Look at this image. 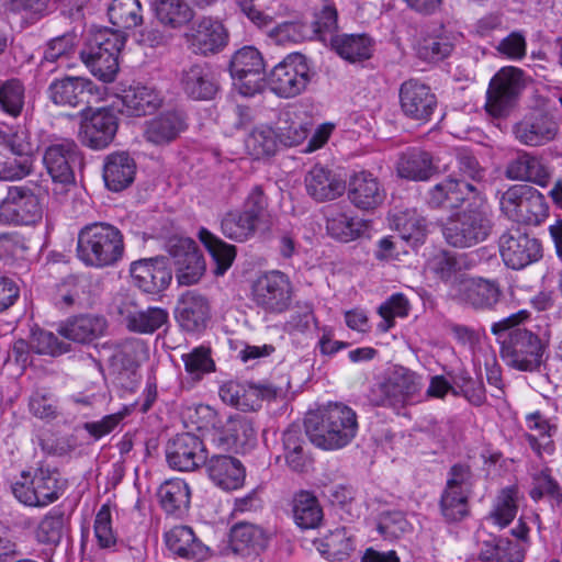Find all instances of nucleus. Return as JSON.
Returning a JSON list of instances; mask_svg holds the SVG:
<instances>
[{
	"instance_id": "1",
	"label": "nucleus",
	"mask_w": 562,
	"mask_h": 562,
	"mask_svg": "<svg viewBox=\"0 0 562 562\" xmlns=\"http://www.w3.org/2000/svg\"><path fill=\"white\" fill-rule=\"evenodd\" d=\"M527 310H520L491 326V331L502 336L509 331L508 338L502 344V357L508 366L520 371H535L542 361L544 345L532 331L519 325L529 318Z\"/></svg>"
},
{
	"instance_id": "2",
	"label": "nucleus",
	"mask_w": 562,
	"mask_h": 562,
	"mask_svg": "<svg viewBox=\"0 0 562 562\" xmlns=\"http://www.w3.org/2000/svg\"><path fill=\"white\" fill-rule=\"evenodd\" d=\"M305 431L312 443L324 450L348 446L358 432L356 412L341 403L328 404L319 413L308 414Z\"/></svg>"
},
{
	"instance_id": "3",
	"label": "nucleus",
	"mask_w": 562,
	"mask_h": 562,
	"mask_svg": "<svg viewBox=\"0 0 562 562\" xmlns=\"http://www.w3.org/2000/svg\"><path fill=\"white\" fill-rule=\"evenodd\" d=\"M76 254L87 267H113L124 255L123 234L116 226L105 222L87 224L78 232Z\"/></svg>"
},
{
	"instance_id": "4",
	"label": "nucleus",
	"mask_w": 562,
	"mask_h": 562,
	"mask_svg": "<svg viewBox=\"0 0 562 562\" xmlns=\"http://www.w3.org/2000/svg\"><path fill=\"white\" fill-rule=\"evenodd\" d=\"M491 231L488 207L481 196H475L467 210L448 220L442 234L450 246L467 248L484 241Z\"/></svg>"
},
{
	"instance_id": "5",
	"label": "nucleus",
	"mask_w": 562,
	"mask_h": 562,
	"mask_svg": "<svg viewBox=\"0 0 562 562\" xmlns=\"http://www.w3.org/2000/svg\"><path fill=\"white\" fill-rule=\"evenodd\" d=\"M123 32L108 27L98 30L89 38L80 56L90 72L99 80L109 83L119 72V55L125 44Z\"/></svg>"
},
{
	"instance_id": "6",
	"label": "nucleus",
	"mask_w": 562,
	"mask_h": 562,
	"mask_svg": "<svg viewBox=\"0 0 562 562\" xmlns=\"http://www.w3.org/2000/svg\"><path fill=\"white\" fill-rule=\"evenodd\" d=\"M43 164L52 177L55 194L63 193L75 183V168L83 166V157L75 140L57 138L43 153Z\"/></svg>"
},
{
	"instance_id": "7",
	"label": "nucleus",
	"mask_w": 562,
	"mask_h": 562,
	"mask_svg": "<svg viewBox=\"0 0 562 562\" xmlns=\"http://www.w3.org/2000/svg\"><path fill=\"white\" fill-rule=\"evenodd\" d=\"M502 212L510 220L528 225H538L548 216L546 198L527 184H515L503 192L499 199Z\"/></svg>"
},
{
	"instance_id": "8",
	"label": "nucleus",
	"mask_w": 562,
	"mask_h": 562,
	"mask_svg": "<svg viewBox=\"0 0 562 562\" xmlns=\"http://www.w3.org/2000/svg\"><path fill=\"white\" fill-rule=\"evenodd\" d=\"M311 78V67L306 57L294 53L273 67L268 77V85L278 97L290 99L303 93Z\"/></svg>"
},
{
	"instance_id": "9",
	"label": "nucleus",
	"mask_w": 562,
	"mask_h": 562,
	"mask_svg": "<svg viewBox=\"0 0 562 562\" xmlns=\"http://www.w3.org/2000/svg\"><path fill=\"white\" fill-rule=\"evenodd\" d=\"M233 85L244 97H252L265 88V61L260 52L252 46L238 49L229 66Z\"/></svg>"
},
{
	"instance_id": "10",
	"label": "nucleus",
	"mask_w": 562,
	"mask_h": 562,
	"mask_svg": "<svg viewBox=\"0 0 562 562\" xmlns=\"http://www.w3.org/2000/svg\"><path fill=\"white\" fill-rule=\"evenodd\" d=\"M195 414L201 419L198 426L200 429H215L220 440L229 447L243 448L255 440L251 422L239 414L227 417L224 424L217 412L209 405L196 406Z\"/></svg>"
},
{
	"instance_id": "11",
	"label": "nucleus",
	"mask_w": 562,
	"mask_h": 562,
	"mask_svg": "<svg viewBox=\"0 0 562 562\" xmlns=\"http://www.w3.org/2000/svg\"><path fill=\"white\" fill-rule=\"evenodd\" d=\"M251 300L269 313L286 311L292 301V284L281 271H270L259 276L251 285Z\"/></svg>"
},
{
	"instance_id": "12",
	"label": "nucleus",
	"mask_w": 562,
	"mask_h": 562,
	"mask_svg": "<svg viewBox=\"0 0 562 562\" xmlns=\"http://www.w3.org/2000/svg\"><path fill=\"white\" fill-rule=\"evenodd\" d=\"M498 248L505 266L514 270L524 269L542 256L540 241L518 226L499 236Z\"/></svg>"
},
{
	"instance_id": "13",
	"label": "nucleus",
	"mask_w": 562,
	"mask_h": 562,
	"mask_svg": "<svg viewBox=\"0 0 562 562\" xmlns=\"http://www.w3.org/2000/svg\"><path fill=\"white\" fill-rule=\"evenodd\" d=\"M183 37L191 53L210 56L222 52L227 46L229 33L222 21L203 16L188 27Z\"/></svg>"
},
{
	"instance_id": "14",
	"label": "nucleus",
	"mask_w": 562,
	"mask_h": 562,
	"mask_svg": "<svg viewBox=\"0 0 562 562\" xmlns=\"http://www.w3.org/2000/svg\"><path fill=\"white\" fill-rule=\"evenodd\" d=\"M49 100L56 105L77 108L103 99L104 88L90 79L67 76L53 80L47 89Z\"/></svg>"
},
{
	"instance_id": "15",
	"label": "nucleus",
	"mask_w": 562,
	"mask_h": 562,
	"mask_svg": "<svg viewBox=\"0 0 562 562\" xmlns=\"http://www.w3.org/2000/svg\"><path fill=\"white\" fill-rule=\"evenodd\" d=\"M42 217L38 198L27 187L11 186L0 203V224L30 225Z\"/></svg>"
},
{
	"instance_id": "16",
	"label": "nucleus",
	"mask_w": 562,
	"mask_h": 562,
	"mask_svg": "<svg viewBox=\"0 0 562 562\" xmlns=\"http://www.w3.org/2000/svg\"><path fill=\"white\" fill-rule=\"evenodd\" d=\"M168 252L173 259L176 279L180 285L199 282L205 271V261L194 240L184 237L171 238Z\"/></svg>"
},
{
	"instance_id": "17",
	"label": "nucleus",
	"mask_w": 562,
	"mask_h": 562,
	"mask_svg": "<svg viewBox=\"0 0 562 562\" xmlns=\"http://www.w3.org/2000/svg\"><path fill=\"white\" fill-rule=\"evenodd\" d=\"M522 71L516 67L502 68L491 80L487 90L486 110L502 116L513 105L524 87Z\"/></svg>"
},
{
	"instance_id": "18",
	"label": "nucleus",
	"mask_w": 562,
	"mask_h": 562,
	"mask_svg": "<svg viewBox=\"0 0 562 562\" xmlns=\"http://www.w3.org/2000/svg\"><path fill=\"white\" fill-rule=\"evenodd\" d=\"M114 311L126 328L137 334H153L169 318L166 310L156 306L142 310L130 296L117 297L114 302Z\"/></svg>"
},
{
	"instance_id": "19",
	"label": "nucleus",
	"mask_w": 562,
	"mask_h": 562,
	"mask_svg": "<svg viewBox=\"0 0 562 562\" xmlns=\"http://www.w3.org/2000/svg\"><path fill=\"white\" fill-rule=\"evenodd\" d=\"M79 137L82 144L92 149L106 147L117 131V117L109 109H98L82 112Z\"/></svg>"
},
{
	"instance_id": "20",
	"label": "nucleus",
	"mask_w": 562,
	"mask_h": 562,
	"mask_svg": "<svg viewBox=\"0 0 562 562\" xmlns=\"http://www.w3.org/2000/svg\"><path fill=\"white\" fill-rule=\"evenodd\" d=\"M94 538L100 549L109 551H121L127 548L135 562H142L145 558V542L143 539L134 538L126 542L120 538L112 527L111 509L108 504H103L98 510L94 525Z\"/></svg>"
},
{
	"instance_id": "21",
	"label": "nucleus",
	"mask_w": 562,
	"mask_h": 562,
	"mask_svg": "<svg viewBox=\"0 0 562 562\" xmlns=\"http://www.w3.org/2000/svg\"><path fill=\"white\" fill-rule=\"evenodd\" d=\"M168 464L178 471H193L205 463L203 442L195 435L183 432L168 442L166 449Z\"/></svg>"
},
{
	"instance_id": "22",
	"label": "nucleus",
	"mask_w": 562,
	"mask_h": 562,
	"mask_svg": "<svg viewBox=\"0 0 562 562\" xmlns=\"http://www.w3.org/2000/svg\"><path fill=\"white\" fill-rule=\"evenodd\" d=\"M428 271L448 286L454 299L470 277L467 273L465 258L450 251H439L427 261Z\"/></svg>"
},
{
	"instance_id": "23",
	"label": "nucleus",
	"mask_w": 562,
	"mask_h": 562,
	"mask_svg": "<svg viewBox=\"0 0 562 562\" xmlns=\"http://www.w3.org/2000/svg\"><path fill=\"white\" fill-rule=\"evenodd\" d=\"M503 297L496 280L469 277L454 300L477 311L495 310Z\"/></svg>"
},
{
	"instance_id": "24",
	"label": "nucleus",
	"mask_w": 562,
	"mask_h": 562,
	"mask_svg": "<svg viewBox=\"0 0 562 562\" xmlns=\"http://www.w3.org/2000/svg\"><path fill=\"white\" fill-rule=\"evenodd\" d=\"M480 196L479 189L464 179L447 177L435 184L427 194V203L431 207L453 210L459 207L470 195Z\"/></svg>"
},
{
	"instance_id": "25",
	"label": "nucleus",
	"mask_w": 562,
	"mask_h": 562,
	"mask_svg": "<svg viewBox=\"0 0 562 562\" xmlns=\"http://www.w3.org/2000/svg\"><path fill=\"white\" fill-rule=\"evenodd\" d=\"M379 390L383 396L372 398L376 405H403L413 401L420 392L422 380L413 371L401 369L386 382L381 383Z\"/></svg>"
},
{
	"instance_id": "26",
	"label": "nucleus",
	"mask_w": 562,
	"mask_h": 562,
	"mask_svg": "<svg viewBox=\"0 0 562 562\" xmlns=\"http://www.w3.org/2000/svg\"><path fill=\"white\" fill-rule=\"evenodd\" d=\"M130 271L134 284L151 294L164 291L172 279L171 270L162 258L135 261L131 265Z\"/></svg>"
},
{
	"instance_id": "27",
	"label": "nucleus",
	"mask_w": 562,
	"mask_h": 562,
	"mask_svg": "<svg viewBox=\"0 0 562 562\" xmlns=\"http://www.w3.org/2000/svg\"><path fill=\"white\" fill-rule=\"evenodd\" d=\"M400 101L404 114L417 121L429 120L437 104L436 95L429 87L416 80L402 83Z\"/></svg>"
},
{
	"instance_id": "28",
	"label": "nucleus",
	"mask_w": 562,
	"mask_h": 562,
	"mask_svg": "<svg viewBox=\"0 0 562 562\" xmlns=\"http://www.w3.org/2000/svg\"><path fill=\"white\" fill-rule=\"evenodd\" d=\"M179 82L183 92L194 100H211L218 89L215 74L206 63H195L184 67Z\"/></svg>"
},
{
	"instance_id": "29",
	"label": "nucleus",
	"mask_w": 562,
	"mask_h": 562,
	"mask_svg": "<svg viewBox=\"0 0 562 562\" xmlns=\"http://www.w3.org/2000/svg\"><path fill=\"white\" fill-rule=\"evenodd\" d=\"M513 133L522 145L543 146L557 137L558 124L549 115L537 113L516 123Z\"/></svg>"
},
{
	"instance_id": "30",
	"label": "nucleus",
	"mask_w": 562,
	"mask_h": 562,
	"mask_svg": "<svg viewBox=\"0 0 562 562\" xmlns=\"http://www.w3.org/2000/svg\"><path fill=\"white\" fill-rule=\"evenodd\" d=\"M210 480L224 491H234L243 486L245 469L241 462L231 456H213L205 461Z\"/></svg>"
},
{
	"instance_id": "31",
	"label": "nucleus",
	"mask_w": 562,
	"mask_h": 562,
	"mask_svg": "<svg viewBox=\"0 0 562 562\" xmlns=\"http://www.w3.org/2000/svg\"><path fill=\"white\" fill-rule=\"evenodd\" d=\"M105 187L120 192L130 187L136 175V162L125 151H115L105 156L102 170Z\"/></svg>"
},
{
	"instance_id": "32",
	"label": "nucleus",
	"mask_w": 562,
	"mask_h": 562,
	"mask_svg": "<svg viewBox=\"0 0 562 562\" xmlns=\"http://www.w3.org/2000/svg\"><path fill=\"white\" fill-rule=\"evenodd\" d=\"M109 327L106 318L97 314H81L64 323L58 333L75 342L90 344L105 335Z\"/></svg>"
},
{
	"instance_id": "33",
	"label": "nucleus",
	"mask_w": 562,
	"mask_h": 562,
	"mask_svg": "<svg viewBox=\"0 0 562 562\" xmlns=\"http://www.w3.org/2000/svg\"><path fill=\"white\" fill-rule=\"evenodd\" d=\"M187 127L180 111H166L146 122L144 137L155 145H165L175 140Z\"/></svg>"
},
{
	"instance_id": "34",
	"label": "nucleus",
	"mask_w": 562,
	"mask_h": 562,
	"mask_svg": "<svg viewBox=\"0 0 562 562\" xmlns=\"http://www.w3.org/2000/svg\"><path fill=\"white\" fill-rule=\"evenodd\" d=\"M384 190L378 179L368 171L355 173L348 186V196L361 210H371L384 200Z\"/></svg>"
},
{
	"instance_id": "35",
	"label": "nucleus",
	"mask_w": 562,
	"mask_h": 562,
	"mask_svg": "<svg viewBox=\"0 0 562 562\" xmlns=\"http://www.w3.org/2000/svg\"><path fill=\"white\" fill-rule=\"evenodd\" d=\"M305 188L310 196L323 202L335 200L346 189L345 182L323 166H314L305 176Z\"/></svg>"
},
{
	"instance_id": "36",
	"label": "nucleus",
	"mask_w": 562,
	"mask_h": 562,
	"mask_svg": "<svg viewBox=\"0 0 562 562\" xmlns=\"http://www.w3.org/2000/svg\"><path fill=\"white\" fill-rule=\"evenodd\" d=\"M120 111L130 116H142L155 112L162 103L158 91L146 86H131L120 95Z\"/></svg>"
},
{
	"instance_id": "37",
	"label": "nucleus",
	"mask_w": 562,
	"mask_h": 562,
	"mask_svg": "<svg viewBox=\"0 0 562 562\" xmlns=\"http://www.w3.org/2000/svg\"><path fill=\"white\" fill-rule=\"evenodd\" d=\"M506 177L512 180L533 182L547 187L550 180V170L537 156L522 153L513 159L506 168Z\"/></svg>"
},
{
	"instance_id": "38",
	"label": "nucleus",
	"mask_w": 562,
	"mask_h": 562,
	"mask_svg": "<svg viewBox=\"0 0 562 562\" xmlns=\"http://www.w3.org/2000/svg\"><path fill=\"white\" fill-rule=\"evenodd\" d=\"M10 147L13 155L0 161V180H21L32 170V161L29 157L32 146L22 140L19 134H15Z\"/></svg>"
},
{
	"instance_id": "39",
	"label": "nucleus",
	"mask_w": 562,
	"mask_h": 562,
	"mask_svg": "<svg viewBox=\"0 0 562 562\" xmlns=\"http://www.w3.org/2000/svg\"><path fill=\"white\" fill-rule=\"evenodd\" d=\"M177 312L180 325L184 329L193 331L205 326L210 307L204 296L188 291L181 296Z\"/></svg>"
},
{
	"instance_id": "40",
	"label": "nucleus",
	"mask_w": 562,
	"mask_h": 562,
	"mask_svg": "<svg viewBox=\"0 0 562 562\" xmlns=\"http://www.w3.org/2000/svg\"><path fill=\"white\" fill-rule=\"evenodd\" d=\"M168 549L184 559L201 560L206 557L207 548L196 539L188 526H176L165 533Z\"/></svg>"
},
{
	"instance_id": "41",
	"label": "nucleus",
	"mask_w": 562,
	"mask_h": 562,
	"mask_svg": "<svg viewBox=\"0 0 562 562\" xmlns=\"http://www.w3.org/2000/svg\"><path fill=\"white\" fill-rule=\"evenodd\" d=\"M391 223L398 232L401 240L413 246L422 243L427 234L426 218L416 209L394 212Z\"/></svg>"
},
{
	"instance_id": "42",
	"label": "nucleus",
	"mask_w": 562,
	"mask_h": 562,
	"mask_svg": "<svg viewBox=\"0 0 562 562\" xmlns=\"http://www.w3.org/2000/svg\"><path fill=\"white\" fill-rule=\"evenodd\" d=\"M335 52L350 63L362 61L372 56L373 43L366 34H342L331 38Z\"/></svg>"
},
{
	"instance_id": "43",
	"label": "nucleus",
	"mask_w": 562,
	"mask_h": 562,
	"mask_svg": "<svg viewBox=\"0 0 562 562\" xmlns=\"http://www.w3.org/2000/svg\"><path fill=\"white\" fill-rule=\"evenodd\" d=\"M148 358L146 344L137 338L122 341L117 345L111 361L112 366L120 372L135 373L136 369Z\"/></svg>"
},
{
	"instance_id": "44",
	"label": "nucleus",
	"mask_w": 562,
	"mask_h": 562,
	"mask_svg": "<svg viewBox=\"0 0 562 562\" xmlns=\"http://www.w3.org/2000/svg\"><path fill=\"white\" fill-rule=\"evenodd\" d=\"M396 169L402 178L423 181L432 175L435 168L429 153L411 149L400 157Z\"/></svg>"
},
{
	"instance_id": "45",
	"label": "nucleus",
	"mask_w": 562,
	"mask_h": 562,
	"mask_svg": "<svg viewBox=\"0 0 562 562\" xmlns=\"http://www.w3.org/2000/svg\"><path fill=\"white\" fill-rule=\"evenodd\" d=\"M322 555L329 560L342 561L355 551L353 536L347 528H336L316 542Z\"/></svg>"
},
{
	"instance_id": "46",
	"label": "nucleus",
	"mask_w": 562,
	"mask_h": 562,
	"mask_svg": "<svg viewBox=\"0 0 562 562\" xmlns=\"http://www.w3.org/2000/svg\"><path fill=\"white\" fill-rule=\"evenodd\" d=\"M231 541L235 551H252L258 553L266 549L268 544V535L257 525L239 522L231 530Z\"/></svg>"
},
{
	"instance_id": "47",
	"label": "nucleus",
	"mask_w": 562,
	"mask_h": 562,
	"mask_svg": "<svg viewBox=\"0 0 562 562\" xmlns=\"http://www.w3.org/2000/svg\"><path fill=\"white\" fill-rule=\"evenodd\" d=\"M153 8L157 20L171 29H180L193 18L186 0H153Z\"/></svg>"
},
{
	"instance_id": "48",
	"label": "nucleus",
	"mask_w": 562,
	"mask_h": 562,
	"mask_svg": "<svg viewBox=\"0 0 562 562\" xmlns=\"http://www.w3.org/2000/svg\"><path fill=\"white\" fill-rule=\"evenodd\" d=\"M258 225L251 215H247L243 210H234L223 216L221 231L226 238L244 243L255 236Z\"/></svg>"
},
{
	"instance_id": "49",
	"label": "nucleus",
	"mask_w": 562,
	"mask_h": 562,
	"mask_svg": "<svg viewBox=\"0 0 562 562\" xmlns=\"http://www.w3.org/2000/svg\"><path fill=\"white\" fill-rule=\"evenodd\" d=\"M158 497L168 514H181L190 504V490L181 479H171L160 485Z\"/></svg>"
},
{
	"instance_id": "50",
	"label": "nucleus",
	"mask_w": 562,
	"mask_h": 562,
	"mask_svg": "<svg viewBox=\"0 0 562 562\" xmlns=\"http://www.w3.org/2000/svg\"><path fill=\"white\" fill-rule=\"evenodd\" d=\"M293 518L302 529L316 528L323 519V509L317 498L306 491H301L293 497Z\"/></svg>"
},
{
	"instance_id": "51",
	"label": "nucleus",
	"mask_w": 562,
	"mask_h": 562,
	"mask_svg": "<svg viewBox=\"0 0 562 562\" xmlns=\"http://www.w3.org/2000/svg\"><path fill=\"white\" fill-rule=\"evenodd\" d=\"M479 557L486 562H522L524 560L518 544L508 539L492 536L481 542Z\"/></svg>"
},
{
	"instance_id": "52",
	"label": "nucleus",
	"mask_w": 562,
	"mask_h": 562,
	"mask_svg": "<svg viewBox=\"0 0 562 562\" xmlns=\"http://www.w3.org/2000/svg\"><path fill=\"white\" fill-rule=\"evenodd\" d=\"M110 22L121 29H134L143 23V10L139 0H112L108 7Z\"/></svg>"
},
{
	"instance_id": "53",
	"label": "nucleus",
	"mask_w": 562,
	"mask_h": 562,
	"mask_svg": "<svg viewBox=\"0 0 562 562\" xmlns=\"http://www.w3.org/2000/svg\"><path fill=\"white\" fill-rule=\"evenodd\" d=\"M199 237L216 263L215 274L223 276L236 257L235 246L226 244L205 228L200 231Z\"/></svg>"
},
{
	"instance_id": "54",
	"label": "nucleus",
	"mask_w": 562,
	"mask_h": 562,
	"mask_svg": "<svg viewBox=\"0 0 562 562\" xmlns=\"http://www.w3.org/2000/svg\"><path fill=\"white\" fill-rule=\"evenodd\" d=\"M245 147L255 159L270 157L278 149L277 134L269 126H258L246 137Z\"/></svg>"
},
{
	"instance_id": "55",
	"label": "nucleus",
	"mask_w": 562,
	"mask_h": 562,
	"mask_svg": "<svg viewBox=\"0 0 562 562\" xmlns=\"http://www.w3.org/2000/svg\"><path fill=\"white\" fill-rule=\"evenodd\" d=\"M255 392L250 389V384L229 381L220 387V397L224 403L238 409L256 411L257 397Z\"/></svg>"
},
{
	"instance_id": "56",
	"label": "nucleus",
	"mask_w": 562,
	"mask_h": 562,
	"mask_svg": "<svg viewBox=\"0 0 562 562\" xmlns=\"http://www.w3.org/2000/svg\"><path fill=\"white\" fill-rule=\"evenodd\" d=\"M267 36L278 45L296 44L308 37V26L301 22L286 21L269 26H260Z\"/></svg>"
},
{
	"instance_id": "57",
	"label": "nucleus",
	"mask_w": 562,
	"mask_h": 562,
	"mask_svg": "<svg viewBox=\"0 0 562 562\" xmlns=\"http://www.w3.org/2000/svg\"><path fill=\"white\" fill-rule=\"evenodd\" d=\"M517 514V490L506 487L496 497L494 508L487 519L499 528H504L515 518Z\"/></svg>"
},
{
	"instance_id": "58",
	"label": "nucleus",
	"mask_w": 562,
	"mask_h": 562,
	"mask_svg": "<svg viewBox=\"0 0 562 562\" xmlns=\"http://www.w3.org/2000/svg\"><path fill=\"white\" fill-rule=\"evenodd\" d=\"M526 424L529 430L536 431L539 437L546 440L541 443L535 435H528L527 438L530 446L538 452L543 448L544 451L551 453L553 451V446L550 438L557 431V427L551 425L549 420L538 412L527 415Z\"/></svg>"
},
{
	"instance_id": "59",
	"label": "nucleus",
	"mask_w": 562,
	"mask_h": 562,
	"mask_svg": "<svg viewBox=\"0 0 562 562\" xmlns=\"http://www.w3.org/2000/svg\"><path fill=\"white\" fill-rule=\"evenodd\" d=\"M64 528V513L59 509H52L38 524L36 538L42 543L57 544L61 540Z\"/></svg>"
},
{
	"instance_id": "60",
	"label": "nucleus",
	"mask_w": 562,
	"mask_h": 562,
	"mask_svg": "<svg viewBox=\"0 0 562 562\" xmlns=\"http://www.w3.org/2000/svg\"><path fill=\"white\" fill-rule=\"evenodd\" d=\"M326 228L334 238L348 243L360 235L363 224L361 220L337 214L327 220Z\"/></svg>"
},
{
	"instance_id": "61",
	"label": "nucleus",
	"mask_w": 562,
	"mask_h": 562,
	"mask_svg": "<svg viewBox=\"0 0 562 562\" xmlns=\"http://www.w3.org/2000/svg\"><path fill=\"white\" fill-rule=\"evenodd\" d=\"M184 369L193 379L200 380L204 374L215 370V363L211 357V350L200 346L190 352L182 355Z\"/></svg>"
},
{
	"instance_id": "62",
	"label": "nucleus",
	"mask_w": 562,
	"mask_h": 562,
	"mask_svg": "<svg viewBox=\"0 0 562 562\" xmlns=\"http://www.w3.org/2000/svg\"><path fill=\"white\" fill-rule=\"evenodd\" d=\"M469 496L459 491L445 488L440 498V510L448 521L463 519L469 513Z\"/></svg>"
},
{
	"instance_id": "63",
	"label": "nucleus",
	"mask_w": 562,
	"mask_h": 562,
	"mask_svg": "<svg viewBox=\"0 0 562 562\" xmlns=\"http://www.w3.org/2000/svg\"><path fill=\"white\" fill-rule=\"evenodd\" d=\"M33 488H35L37 506H46L58 498V480L56 473L40 469L32 476Z\"/></svg>"
},
{
	"instance_id": "64",
	"label": "nucleus",
	"mask_w": 562,
	"mask_h": 562,
	"mask_svg": "<svg viewBox=\"0 0 562 562\" xmlns=\"http://www.w3.org/2000/svg\"><path fill=\"white\" fill-rule=\"evenodd\" d=\"M453 46L448 35L428 36L418 44L417 54L424 60L439 61L450 55Z\"/></svg>"
}]
</instances>
